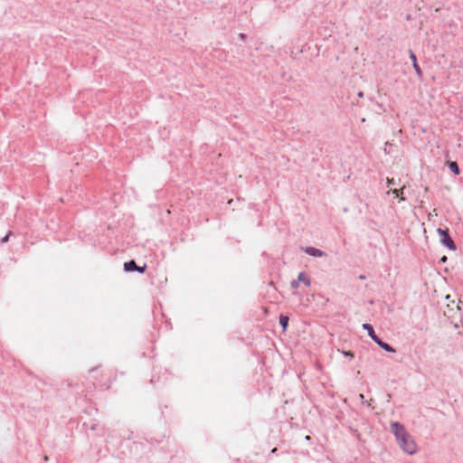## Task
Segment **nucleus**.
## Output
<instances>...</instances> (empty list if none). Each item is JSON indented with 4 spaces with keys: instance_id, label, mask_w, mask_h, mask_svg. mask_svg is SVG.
Wrapping results in <instances>:
<instances>
[{
    "instance_id": "f257e3e1",
    "label": "nucleus",
    "mask_w": 463,
    "mask_h": 463,
    "mask_svg": "<svg viewBox=\"0 0 463 463\" xmlns=\"http://www.w3.org/2000/svg\"><path fill=\"white\" fill-rule=\"evenodd\" d=\"M391 430L400 448L407 454L413 455L417 452V445L411 436L407 432L402 424L394 421L391 424Z\"/></svg>"
},
{
    "instance_id": "f03ea898",
    "label": "nucleus",
    "mask_w": 463,
    "mask_h": 463,
    "mask_svg": "<svg viewBox=\"0 0 463 463\" xmlns=\"http://www.w3.org/2000/svg\"><path fill=\"white\" fill-rule=\"evenodd\" d=\"M437 232L439 234L440 241L443 245L448 247L449 250H455L457 249L456 244L453 241L452 238L450 237L448 230L439 228Z\"/></svg>"
},
{
    "instance_id": "7ed1b4c3",
    "label": "nucleus",
    "mask_w": 463,
    "mask_h": 463,
    "mask_svg": "<svg viewBox=\"0 0 463 463\" xmlns=\"http://www.w3.org/2000/svg\"><path fill=\"white\" fill-rule=\"evenodd\" d=\"M409 58L411 61L412 67H413L417 76L420 79H421L422 75H423L422 70L418 63V59H417L416 53L411 49L409 50Z\"/></svg>"
},
{
    "instance_id": "20e7f679",
    "label": "nucleus",
    "mask_w": 463,
    "mask_h": 463,
    "mask_svg": "<svg viewBox=\"0 0 463 463\" xmlns=\"http://www.w3.org/2000/svg\"><path fill=\"white\" fill-rule=\"evenodd\" d=\"M463 301L459 300L458 304H455V301H452L451 304H448V311H445V315L448 317H452L456 311H460L462 309Z\"/></svg>"
},
{
    "instance_id": "39448f33",
    "label": "nucleus",
    "mask_w": 463,
    "mask_h": 463,
    "mask_svg": "<svg viewBox=\"0 0 463 463\" xmlns=\"http://www.w3.org/2000/svg\"><path fill=\"white\" fill-rule=\"evenodd\" d=\"M304 251L310 255V256H313V257H326L327 256L326 252L319 250V249H317V248H314V247H306L304 249Z\"/></svg>"
},
{
    "instance_id": "423d86ee",
    "label": "nucleus",
    "mask_w": 463,
    "mask_h": 463,
    "mask_svg": "<svg viewBox=\"0 0 463 463\" xmlns=\"http://www.w3.org/2000/svg\"><path fill=\"white\" fill-rule=\"evenodd\" d=\"M445 156H446V158H447L446 165L449 166V170L453 174L458 175L460 173V170H459L458 163L456 161H450L449 159L448 152H446Z\"/></svg>"
},
{
    "instance_id": "0eeeda50",
    "label": "nucleus",
    "mask_w": 463,
    "mask_h": 463,
    "mask_svg": "<svg viewBox=\"0 0 463 463\" xmlns=\"http://www.w3.org/2000/svg\"><path fill=\"white\" fill-rule=\"evenodd\" d=\"M363 328H364V330H366V331H367L368 335H369V336H370V337H371L374 342H376V341L379 339V337L376 335V334H375V332H374L373 327V326H372V325H370V324H368V323H364V324H363Z\"/></svg>"
},
{
    "instance_id": "6e6552de",
    "label": "nucleus",
    "mask_w": 463,
    "mask_h": 463,
    "mask_svg": "<svg viewBox=\"0 0 463 463\" xmlns=\"http://www.w3.org/2000/svg\"><path fill=\"white\" fill-rule=\"evenodd\" d=\"M137 265L135 260H131L124 263V269L128 272H133L137 269Z\"/></svg>"
},
{
    "instance_id": "1a4fd4ad",
    "label": "nucleus",
    "mask_w": 463,
    "mask_h": 463,
    "mask_svg": "<svg viewBox=\"0 0 463 463\" xmlns=\"http://www.w3.org/2000/svg\"><path fill=\"white\" fill-rule=\"evenodd\" d=\"M381 348H383V350H385L386 352H389V353H394L395 352V349L393 347H392L389 344L382 341L380 338L375 342Z\"/></svg>"
},
{
    "instance_id": "9d476101",
    "label": "nucleus",
    "mask_w": 463,
    "mask_h": 463,
    "mask_svg": "<svg viewBox=\"0 0 463 463\" xmlns=\"http://www.w3.org/2000/svg\"><path fill=\"white\" fill-rule=\"evenodd\" d=\"M405 186L402 187L400 190L398 189H391L388 194H392L395 197L399 198L400 201H404L405 198L402 196Z\"/></svg>"
},
{
    "instance_id": "9b49d317",
    "label": "nucleus",
    "mask_w": 463,
    "mask_h": 463,
    "mask_svg": "<svg viewBox=\"0 0 463 463\" xmlns=\"http://www.w3.org/2000/svg\"><path fill=\"white\" fill-rule=\"evenodd\" d=\"M298 280L299 282L304 283L307 287H309V286H310V284H311V280H310V279H309V278H307L304 272H300V273L298 274Z\"/></svg>"
},
{
    "instance_id": "f8f14e48",
    "label": "nucleus",
    "mask_w": 463,
    "mask_h": 463,
    "mask_svg": "<svg viewBox=\"0 0 463 463\" xmlns=\"http://www.w3.org/2000/svg\"><path fill=\"white\" fill-rule=\"evenodd\" d=\"M288 317L284 315H280L279 317V324L283 329V331L287 330L288 325Z\"/></svg>"
},
{
    "instance_id": "ddd939ff",
    "label": "nucleus",
    "mask_w": 463,
    "mask_h": 463,
    "mask_svg": "<svg viewBox=\"0 0 463 463\" xmlns=\"http://www.w3.org/2000/svg\"><path fill=\"white\" fill-rule=\"evenodd\" d=\"M299 281L298 279H294L290 282V286L293 289H297L299 286Z\"/></svg>"
},
{
    "instance_id": "4468645a",
    "label": "nucleus",
    "mask_w": 463,
    "mask_h": 463,
    "mask_svg": "<svg viewBox=\"0 0 463 463\" xmlns=\"http://www.w3.org/2000/svg\"><path fill=\"white\" fill-rule=\"evenodd\" d=\"M12 234L11 232H9L5 237L1 239V243H5L8 241L10 235Z\"/></svg>"
},
{
    "instance_id": "2eb2a0df",
    "label": "nucleus",
    "mask_w": 463,
    "mask_h": 463,
    "mask_svg": "<svg viewBox=\"0 0 463 463\" xmlns=\"http://www.w3.org/2000/svg\"><path fill=\"white\" fill-rule=\"evenodd\" d=\"M343 354L346 357H350V358H353L354 357V354L351 352V351H344L343 352Z\"/></svg>"
},
{
    "instance_id": "dca6fc26",
    "label": "nucleus",
    "mask_w": 463,
    "mask_h": 463,
    "mask_svg": "<svg viewBox=\"0 0 463 463\" xmlns=\"http://www.w3.org/2000/svg\"><path fill=\"white\" fill-rule=\"evenodd\" d=\"M387 184H388V186H390V185H394V184H396V183H395V181H394V179H393V178H392V179H389V178H388V179H387Z\"/></svg>"
},
{
    "instance_id": "f3484780",
    "label": "nucleus",
    "mask_w": 463,
    "mask_h": 463,
    "mask_svg": "<svg viewBox=\"0 0 463 463\" xmlns=\"http://www.w3.org/2000/svg\"><path fill=\"white\" fill-rule=\"evenodd\" d=\"M146 265H144L143 267H137V269H136V271L143 273L146 270Z\"/></svg>"
},
{
    "instance_id": "a211bd4d",
    "label": "nucleus",
    "mask_w": 463,
    "mask_h": 463,
    "mask_svg": "<svg viewBox=\"0 0 463 463\" xmlns=\"http://www.w3.org/2000/svg\"><path fill=\"white\" fill-rule=\"evenodd\" d=\"M239 37L241 40H244L247 37V35L245 33H240Z\"/></svg>"
},
{
    "instance_id": "6ab92c4d",
    "label": "nucleus",
    "mask_w": 463,
    "mask_h": 463,
    "mask_svg": "<svg viewBox=\"0 0 463 463\" xmlns=\"http://www.w3.org/2000/svg\"><path fill=\"white\" fill-rule=\"evenodd\" d=\"M357 95L359 98H363L364 94L363 91H359Z\"/></svg>"
},
{
    "instance_id": "aec40b11",
    "label": "nucleus",
    "mask_w": 463,
    "mask_h": 463,
    "mask_svg": "<svg viewBox=\"0 0 463 463\" xmlns=\"http://www.w3.org/2000/svg\"><path fill=\"white\" fill-rule=\"evenodd\" d=\"M359 279H365V276H364V275H360V276H359Z\"/></svg>"
},
{
    "instance_id": "412c9836",
    "label": "nucleus",
    "mask_w": 463,
    "mask_h": 463,
    "mask_svg": "<svg viewBox=\"0 0 463 463\" xmlns=\"http://www.w3.org/2000/svg\"><path fill=\"white\" fill-rule=\"evenodd\" d=\"M446 260H447V257H446V256H444V257L441 259V261L445 262V261H446Z\"/></svg>"
},
{
    "instance_id": "4be33fe9",
    "label": "nucleus",
    "mask_w": 463,
    "mask_h": 463,
    "mask_svg": "<svg viewBox=\"0 0 463 463\" xmlns=\"http://www.w3.org/2000/svg\"><path fill=\"white\" fill-rule=\"evenodd\" d=\"M384 145L389 146V145H392V144L389 141H385Z\"/></svg>"
},
{
    "instance_id": "5701e85b",
    "label": "nucleus",
    "mask_w": 463,
    "mask_h": 463,
    "mask_svg": "<svg viewBox=\"0 0 463 463\" xmlns=\"http://www.w3.org/2000/svg\"><path fill=\"white\" fill-rule=\"evenodd\" d=\"M361 400H364V394H360Z\"/></svg>"
}]
</instances>
